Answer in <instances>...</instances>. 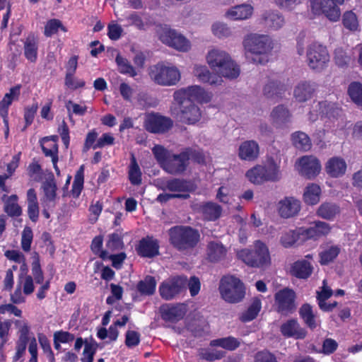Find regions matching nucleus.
I'll return each mask as SVG.
<instances>
[{"label": "nucleus", "instance_id": "obj_1", "mask_svg": "<svg viewBox=\"0 0 362 362\" xmlns=\"http://www.w3.org/2000/svg\"><path fill=\"white\" fill-rule=\"evenodd\" d=\"M205 60L209 68L216 74L221 76V78L228 79L237 78L240 69L238 64L232 59L231 56L226 51L216 47L208 49Z\"/></svg>", "mask_w": 362, "mask_h": 362}, {"label": "nucleus", "instance_id": "obj_2", "mask_svg": "<svg viewBox=\"0 0 362 362\" xmlns=\"http://www.w3.org/2000/svg\"><path fill=\"white\" fill-rule=\"evenodd\" d=\"M245 55L255 64H264L268 61V54L273 48L272 39L266 35L251 33L243 41Z\"/></svg>", "mask_w": 362, "mask_h": 362}, {"label": "nucleus", "instance_id": "obj_3", "mask_svg": "<svg viewBox=\"0 0 362 362\" xmlns=\"http://www.w3.org/2000/svg\"><path fill=\"white\" fill-rule=\"evenodd\" d=\"M245 177L254 185L277 182L282 177L281 161L272 157H267L261 164L249 169L245 173Z\"/></svg>", "mask_w": 362, "mask_h": 362}, {"label": "nucleus", "instance_id": "obj_4", "mask_svg": "<svg viewBox=\"0 0 362 362\" xmlns=\"http://www.w3.org/2000/svg\"><path fill=\"white\" fill-rule=\"evenodd\" d=\"M156 33L164 45L178 52H187L192 49V43L189 39L167 25L157 26Z\"/></svg>", "mask_w": 362, "mask_h": 362}, {"label": "nucleus", "instance_id": "obj_5", "mask_svg": "<svg viewBox=\"0 0 362 362\" xmlns=\"http://www.w3.org/2000/svg\"><path fill=\"white\" fill-rule=\"evenodd\" d=\"M212 97L211 92L199 85H192L180 88L175 91L173 94L174 100L178 105L193 103L194 102L199 104L208 103L211 100Z\"/></svg>", "mask_w": 362, "mask_h": 362}, {"label": "nucleus", "instance_id": "obj_6", "mask_svg": "<svg viewBox=\"0 0 362 362\" xmlns=\"http://www.w3.org/2000/svg\"><path fill=\"white\" fill-rule=\"evenodd\" d=\"M149 76L155 83L163 86H175L181 79V73L177 66L163 63L151 66Z\"/></svg>", "mask_w": 362, "mask_h": 362}, {"label": "nucleus", "instance_id": "obj_7", "mask_svg": "<svg viewBox=\"0 0 362 362\" xmlns=\"http://www.w3.org/2000/svg\"><path fill=\"white\" fill-rule=\"evenodd\" d=\"M219 291L222 298L230 303L241 301L245 296L243 283L234 276H226L221 279Z\"/></svg>", "mask_w": 362, "mask_h": 362}, {"label": "nucleus", "instance_id": "obj_8", "mask_svg": "<svg viewBox=\"0 0 362 362\" xmlns=\"http://www.w3.org/2000/svg\"><path fill=\"white\" fill-rule=\"evenodd\" d=\"M171 243L179 250L194 247L199 241V233L189 228L176 226L169 230Z\"/></svg>", "mask_w": 362, "mask_h": 362}, {"label": "nucleus", "instance_id": "obj_9", "mask_svg": "<svg viewBox=\"0 0 362 362\" xmlns=\"http://www.w3.org/2000/svg\"><path fill=\"white\" fill-rule=\"evenodd\" d=\"M345 0H310V12L314 16L324 14L332 22H337L341 16L339 6Z\"/></svg>", "mask_w": 362, "mask_h": 362}, {"label": "nucleus", "instance_id": "obj_10", "mask_svg": "<svg viewBox=\"0 0 362 362\" xmlns=\"http://www.w3.org/2000/svg\"><path fill=\"white\" fill-rule=\"evenodd\" d=\"M257 246L259 249L258 258H255L252 250L245 248L237 252L238 259L252 267L260 268L269 266L271 263L269 248L259 240H257Z\"/></svg>", "mask_w": 362, "mask_h": 362}, {"label": "nucleus", "instance_id": "obj_11", "mask_svg": "<svg viewBox=\"0 0 362 362\" xmlns=\"http://www.w3.org/2000/svg\"><path fill=\"white\" fill-rule=\"evenodd\" d=\"M306 56L309 67L317 71L324 69L329 62L326 47L318 42H313L308 45Z\"/></svg>", "mask_w": 362, "mask_h": 362}, {"label": "nucleus", "instance_id": "obj_12", "mask_svg": "<svg viewBox=\"0 0 362 362\" xmlns=\"http://www.w3.org/2000/svg\"><path fill=\"white\" fill-rule=\"evenodd\" d=\"M295 169L301 175L308 178H313L320 173L321 164L315 156H304L296 161Z\"/></svg>", "mask_w": 362, "mask_h": 362}, {"label": "nucleus", "instance_id": "obj_13", "mask_svg": "<svg viewBox=\"0 0 362 362\" xmlns=\"http://www.w3.org/2000/svg\"><path fill=\"white\" fill-rule=\"evenodd\" d=\"M180 110L172 108V114L180 121L194 124L199 122L202 117L200 108L194 103H183L179 105Z\"/></svg>", "mask_w": 362, "mask_h": 362}, {"label": "nucleus", "instance_id": "obj_14", "mask_svg": "<svg viewBox=\"0 0 362 362\" xmlns=\"http://www.w3.org/2000/svg\"><path fill=\"white\" fill-rule=\"evenodd\" d=\"M187 279L184 276L173 277L165 280L159 287L161 297L165 300L173 298L181 291Z\"/></svg>", "mask_w": 362, "mask_h": 362}, {"label": "nucleus", "instance_id": "obj_15", "mask_svg": "<svg viewBox=\"0 0 362 362\" xmlns=\"http://www.w3.org/2000/svg\"><path fill=\"white\" fill-rule=\"evenodd\" d=\"M301 209L300 201L294 197H285L276 204V211L284 218L297 216Z\"/></svg>", "mask_w": 362, "mask_h": 362}, {"label": "nucleus", "instance_id": "obj_16", "mask_svg": "<svg viewBox=\"0 0 362 362\" xmlns=\"http://www.w3.org/2000/svg\"><path fill=\"white\" fill-rule=\"evenodd\" d=\"M192 73L197 79L203 83L219 86L223 83L221 76L216 73L211 72L209 67L204 64H194Z\"/></svg>", "mask_w": 362, "mask_h": 362}, {"label": "nucleus", "instance_id": "obj_17", "mask_svg": "<svg viewBox=\"0 0 362 362\" xmlns=\"http://www.w3.org/2000/svg\"><path fill=\"white\" fill-rule=\"evenodd\" d=\"M254 6L250 4L243 3L228 8L224 13V18L232 21H243L252 18Z\"/></svg>", "mask_w": 362, "mask_h": 362}, {"label": "nucleus", "instance_id": "obj_18", "mask_svg": "<svg viewBox=\"0 0 362 362\" xmlns=\"http://www.w3.org/2000/svg\"><path fill=\"white\" fill-rule=\"evenodd\" d=\"M28 346V352L31 355L30 362H37V343L35 337L31 339L19 338L16 343V354L14 356L15 360H18L25 353L26 347Z\"/></svg>", "mask_w": 362, "mask_h": 362}, {"label": "nucleus", "instance_id": "obj_19", "mask_svg": "<svg viewBox=\"0 0 362 362\" xmlns=\"http://www.w3.org/2000/svg\"><path fill=\"white\" fill-rule=\"evenodd\" d=\"M331 231V226L324 221H315L309 228H299V233L302 234V240L310 239L317 240L322 236L327 235Z\"/></svg>", "mask_w": 362, "mask_h": 362}, {"label": "nucleus", "instance_id": "obj_20", "mask_svg": "<svg viewBox=\"0 0 362 362\" xmlns=\"http://www.w3.org/2000/svg\"><path fill=\"white\" fill-rule=\"evenodd\" d=\"M295 293L288 288H284L275 294V303L279 312L282 313H291L295 310Z\"/></svg>", "mask_w": 362, "mask_h": 362}, {"label": "nucleus", "instance_id": "obj_21", "mask_svg": "<svg viewBox=\"0 0 362 362\" xmlns=\"http://www.w3.org/2000/svg\"><path fill=\"white\" fill-rule=\"evenodd\" d=\"M21 86H16L6 93L0 102V116L3 118L5 126L4 134L5 137H8L9 134L8 121V108L11 105L12 102L17 100L20 95Z\"/></svg>", "mask_w": 362, "mask_h": 362}, {"label": "nucleus", "instance_id": "obj_22", "mask_svg": "<svg viewBox=\"0 0 362 362\" xmlns=\"http://www.w3.org/2000/svg\"><path fill=\"white\" fill-rule=\"evenodd\" d=\"M144 123L146 129L153 133L164 132L168 130L173 124L169 118L157 114L146 115Z\"/></svg>", "mask_w": 362, "mask_h": 362}, {"label": "nucleus", "instance_id": "obj_23", "mask_svg": "<svg viewBox=\"0 0 362 362\" xmlns=\"http://www.w3.org/2000/svg\"><path fill=\"white\" fill-rule=\"evenodd\" d=\"M238 156L242 160L254 161L259 156V146L254 140L245 141L238 146Z\"/></svg>", "mask_w": 362, "mask_h": 362}, {"label": "nucleus", "instance_id": "obj_24", "mask_svg": "<svg viewBox=\"0 0 362 362\" xmlns=\"http://www.w3.org/2000/svg\"><path fill=\"white\" fill-rule=\"evenodd\" d=\"M259 23L269 30H277L284 26L285 20L279 11L269 10L262 14Z\"/></svg>", "mask_w": 362, "mask_h": 362}, {"label": "nucleus", "instance_id": "obj_25", "mask_svg": "<svg viewBox=\"0 0 362 362\" xmlns=\"http://www.w3.org/2000/svg\"><path fill=\"white\" fill-rule=\"evenodd\" d=\"M312 259L313 256L308 255L305 259L295 262L291 267V274L299 279L308 278L313 271V267L311 264Z\"/></svg>", "mask_w": 362, "mask_h": 362}, {"label": "nucleus", "instance_id": "obj_26", "mask_svg": "<svg viewBox=\"0 0 362 362\" xmlns=\"http://www.w3.org/2000/svg\"><path fill=\"white\" fill-rule=\"evenodd\" d=\"M280 331L283 336L287 338L303 339L307 335L306 330L301 327L296 320L291 319L280 327Z\"/></svg>", "mask_w": 362, "mask_h": 362}, {"label": "nucleus", "instance_id": "obj_27", "mask_svg": "<svg viewBox=\"0 0 362 362\" xmlns=\"http://www.w3.org/2000/svg\"><path fill=\"white\" fill-rule=\"evenodd\" d=\"M155 185L163 190L174 192H187L190 189V183L179 179L166 180L159 178L155 180Z\"/></svg>", "mask_w": 362, "mask_h": 362}, {"label": "nucleus", "instance_id": "obj_28", "mask_svg": "<svg viewBox=\"0 0 362 362\" xmlns=\"http://www.w3.org/2000/svg\"><path fill=\"white\" fill-rule=\"evenodd\" d=\"M186 313L184 304L165 305L160 308L162 318L168 322H176L181 320Z\"/></svg>", "mask_w": 362, "mask_h": 362}, {"label": "nucleus", "instance_id": "obj_29", "mask_svg": "<svg viewBox=\"0 0 362 362\" xmlns=\"http://www.w3.org/2000/svg\"><path fill=\"white\" fill-rule=\"evenodd\" d=\"M40 143L43 153L46 156H49L52 158L53 167L57 174L59 175V170L57 165L58 161V146L57 144V137H45L41 140Z\"/></svg>", "mask_w": 362, "mask_h": 362}, {"label": "nucleus", "instance_id": "obj_30", "mask_svg": "<svg viewBox=\"0 0 362 362\" xmlns=\"http://www.w3.org/2000/svg\"><path fill=\"white\" fill-rule=\"evenodd\" d=\"M152 151L158 162L167 173H173L182 169L181 168H179V167H175V165L171 164L169 158L172 154L162 146H155Z\"/></svg>", "mask_w": 362, "mask_h": 362}, {"label": "nucleus", "instance_id": "obj_31", "mask_svg": "<svg viewBox=\"0 0 362 362\" xmlns=\"http://www.w3.org/2000/svg\"><path fill=\"white\" fill-rule=\"evenodd\" d=\"M346 163L340 157H332L325 164V171L332 177H339L344 175L346 170Z\"/></svg>", "mask_w": 362, "mask_h": 362}, {"label": "nucleus", "instance_id": "obj_32", "mask_svg": "<svg viewBox=\"0 0 362 362\" xmlns=\"http://www.w3.org/2000/svg\"><path fill=\"white\" fill-rule=\"evenodd\" d=\"M158 241L151 237H147L140 240L137 252L142 257H152L158 255Z\"/></svg>", "mask_w": 362, "mask_h": 362}, {"label": "nucleus", "instance_id": "obj_33", "mask_svg": "<svg viewBox=\"0 0 362 362\" xmlns=\"http://www.w3.org/2000/svg\"><path fill=\"white\" fill-rule=\"evenodd\" d=\"M314 90V84L301 81L295 87L293 95L297 101L305 102L312 98Z\"/></svg>", "mask_w": 362, "mask_h": 362}, {"label": "nucleus", "instance_id": "obj_34", "mask_svg": "<svg viewBox=\"0 0 362 362\" xmlns=\"http://www.w3.org/2000/svg\"><path fill=\"white\" fill-rule=\"evenodd\" d=\"M322 194L320 187L315 183L308 185L303 191V199L308 205H315L320 200Z\"/></svg>", "mask_w": 362, "mask_h": 362}, {"label": "nucleus", "instance_id": "obj_35", "mask_svg": "<svg viewBox=\"0 0 362 362\" xmlns=\"http://www.w3.org/2000/svg\"><path fill=\"white\" fill-rule=\"evenodd\" d=\"M194 156V153L191 151H186L179 155L172 154L169 158L171 164L182 168L176 172L170 173V174H177L183 172L187 167V161Z\"/></svg>", "mask_w": 362, "mask_h": 362}, {"label": "nucleus", "instance_id": "obj_36", "mask_svg": "<svg viewBox=\"0 0 362 362\" xmlns=\"http://www.w3.org/2000/svg\"><path fill=\"white\" fill-rule=\"evenodd\" d=\"M271 119L274 124L280 127L290 121L291 114L286 107L279 105L272 111Z\"/></svg>", "mask_w": 362, "mask_h": 362}, {"label": "nucleus", "instance_id": "obj_37", "mask_svg": "<svg viewBox=\"0 0 362 362\" xmlns=\"http://www.w3.org/2000/svg\"><path fill=\"white\" fill-rule=\"evenodd\" d=\"M332 294V291L327 286L326 281H323V286L320 291L317 292V300L320 308L324 311H329L332 310L336 305L337 303L334 302L332 304H327L325 300L328 299Z\"/></svg>", "mask_w": 362, "mask_h": 362}, {"label": "nucleus", "instance_id": "obj_38", "mask_svg": "<svg viewBox=\"0 0 362 362\" xmlns=\"http://www.w3.org/2000/svg\"><path fill=\"white\" fill-rule=\"evenodd\" d=\"M261 308V300L258 298H253L247 310L241 314L240 320L244 322L252 321L257 316Z\"/></svg>", "mask_w": 362, "mask_h": 362}, {"label": "nucleus", "instance_id": "obj_39", "mask_svg": "<svg viewBox=\"0 0 362 362\" xmlns=\"http://www.w3.org/2000/svg\"><path fill=\"white\" fill-rule=\"evenodd\" d=\"M339 214V208L335 204L325 202L322 204L317 210V214L322 218L332 220Z\"/></svg>", "mask_w": 362, "mask_h": 362}, {"label": "nucleus", "instance_id": "obj_40", "mask_svg": "<svg viewBox=\"0 0 362 362\" xmlns=\"http://www.w3.org/2000/svg\"><path fill=\"white\" fill-rule=\"evenodd\" d=\"M293 145L298 149L307 151L310 149L312 144L309 136L302 132H296L291 135Z\"/></svg>", "mask_w": 362, "mask_h": 362}, {"label": "nucleus", "instance_id": "obj_41", "mask_svg": "<svg viewBox=\"0 0 362 362\" xmlns=\"http://www.w3.org/2000/svg\"><path fill=\"white\" fill-rule=\"evenodd\" d=\"M332 107L329 103L326 101L314 103L312 106V110L310 112L309 119L312 121L317 119L319 115H331L330 110Z\"/></svg>", "mask_w": 362, "mask_h": 362}, {"label": "nucleus", "instance_id": "obj_42", "mask_svg": "<svg viewBox=\"0 0 362 362\" xmlns=\"http://www.w3.org/2000/svg\"><path fill=\"white\" fill-rule=\"evenodd\" d=\"M300 315L304 322L311 329H313L318 326L319 322L316 320L315 315L313 313L312 308L309 305L305 304L300 308Z\"/></svg>", "mask_w": 362, "mask_h": 362}, {"label": "nucleus", "instance_id": "obj_43", "mask_svg": "<svg viewBox=\"0 0 362 362\" xmlns=\"http://www.w3.org/2000/svg\"><path fill=\"white\" fill-rule=\"evenodd\" d=\"M240 344V341L233 337L219 338L210 342L211 346H219L229 351L236 349Z\"/></svg>", "mask_w": 362, "mask_h": 362}, {"label": "nucleus", "instance_id": "obj_44", "mask_svg": "<svg viewBox=\"0 0 362 362\" xmlns=\"http://www.w3.org/2000/svg\"><path fill=\"white\" fill-rule=\"evenodd\" d=\"M226 249L218 242H211L207 247V256L211 261H217L226 255Z\"/></svg>", "mask_w": 362, "mask_h": 362}, {"label": "nucleus", "instance_id": "obj_45", "mask_svg": "<svg viewBox=\"0 0 362 362\" xmlns=\"http://www.w3.org/2000/svg\"><path fill=\"white\" fill-rule=\"evenodd\" d=\"M24 54L28 60L35 62L37 56V44L34 36H29L24 44Z\"/></svg>", "mask_w": 362, "mask_h": 362}, {"label": "nucleus", "instance_id": "obj_46", "mask_svg": "<svg viewBox=\"0 0 362 362\" xmlns=\"http://www.w3.org/2000/svg\"><path fill=\"white\" fill-rule=\"evenodd\" d=\"M298 240H302V234L299 233V228L284 232L281 236L280 243L284 247H290Z\"/></svg>", "mask_w": 362, "mask_h": 362}, {"label": "nucleus", "instance_id": "obj_47", "mask_svg": "<svg viewBox=\"0 0 362 362\" xmlns=\"http://www.w3.org/2000/svg\"><path fill=\"white\" fill-rule=\"evenodd\" d=\"M211 30L212 34L218 39L227 38L232 34L230 28L221 21L214 22L211 25Z\"/></svg>", "mask_w": 362, "mask_h": 362}, {"label": "nucleus", "instance_id": "obj_48", "mask_svg": "<svg viewBox=\"0 0 362 362\" xmlns=\"http://www.w3.org/2000/svg\"><path fill=\"white\" fill-rule=\"evenodd\" d=\"M342 23L345 28L351 31L359 30L358 16L352 11H347L342 15Z\"/></svg>", "mask_w": 362, "mask_h": 362}, {"label": "nucleus", "instance_id": "obj_49", "mask_svg": "<svg viewBox=\"0 0 362 362\" xmlns=\"http://www.w3.org/2000/svg\"><path fill=\"white\" fill-rule=\"evenodd\" d=\"M128 174L129 181L132 185H139L141 183V172L134 155L131 158Z\"/></svg>", "mask_w": 362, "mask_h": 362}, {"label": "nucleus", "instance_id": "obj_50", "mask_svg": "<svg viewBox=\"0 0 362 362\" xmlns=\"http://www.w3.org/2000/svg\"><path fill=\"white\" fill-rule=\"evenodd\" d=\"M13 323L18 329L19 338L31 339L32 337H35L30 331V325L26 319H17L13 320Z\"/></svg>", "mask_w": 362, "mask_h": 362}, {"label": "nucleus", "instance_id": "obj_51", "mask_svg": "<svg viewBox=\"0 0 362 362\" xmlns=\"http://www.w3.org/2000/svg\"><path fill=\"white\" fill-rule=\"evenodd\" d=\"M126 20L128 21L129 25H134L139 30H145L151 25L150 21L147 17L143 18L136 12H132L127 16Z\"/></svg>", "mask_w": 362, "mask_h": 362}, {"label": "nucleus", "instance_id": "obj_52", "mask_svg": "<svg viewBox=\"0 0 362 362\" xmlns=\"http://www.w3.org/2000/svg\"><path fill=\"white\" fill-rule=\"evenodd\" d=\"M156 281L152 276H148L144 280L139 282L138 291L143 295H151L154 293Z\"/></svg>", "mask_w": 362, "mask_h": 362}, {"label": "nucleus", "instance_id": "obj_53", "mask_svg": "<svg viewBox=\"0 0 362 362\" xmlns=\"http://www.w3.org/2000/svg\"><path fill=\"white\" fill-rule=\"evenodd\" d=\"M348 94L351 100L358 106L362 107V84L351 83L348 88Z\"/></svg>", "mask_w": 362, "mask_h": 362}, {"label": "nucleus", "instance_id": "obj_54", "mask_svg": "<svg viewBox=\"0 0 362 362\" xmlns=\"http://www.w3.org/2000/svg\"><path fill=\"white\" fill-rule=\"evenodd\" d=\"M202 213L205 218L212 221L218 218L221 214V208L214 203H207L202 206Z\"/></svg>", "mask_w": 362, "mask_h": 362}, {"label": "nucleus", "instance_id": "obj_55", "mask_svg": "<svg viewBox=\"0 0 362 362\" xmlns=\"http://www.w3.org/2000/svg\"><path fill=\"white\" fill-rule=\"evenodd\" d=\"M284 87L277 82H269L264 88V93L268 97L271 98H278L281 97V95L284 93Z\"/></svg>", "mask_w": 362, "mask_h": 362}, {"label": "nucleus", "instance_id": "obj_56", "mask_svg": "<svg viewBox=\"0 0 362 362\" xmlns=\"http://www.w3.org/2000/svg\"><path fill=\"white\" fill-rule=\"evenodd\" d=\"M115 61L118 70L121 74H129L131 76H134L136 75V72L134 68L130 64L126 58L118 54L116 57Z\"/></svg>", "mask_w": 362, "mask_h": 362}, {"label": "nucleus", "instance_id": "obj_57", "mask_svg": "<svg viewBox=\"0 0 362 362\" xmlns=\"http://www.w3.org/2000/svg\"><path fill=\"white\" fill-rule=\"evenodd\" d=\"M83 174L84 167L81 165L76 172L72 186V194L74 197H77L81 194L83 187Z\"/></svg>", "mask_w": 362, "mask_h": 362}, {"label": "nucleus", "instance_id": "obj_58", "mask_svg": "<svg viewBox=\"0 0 362 362\" xmlns=\"http://www.w3.org/2000/svg\"><path fill=\"white\" fill-rule=\"evenodd\" d=\"M17 196L12 195L6 201L4 210L9 216H18L21 214V209L17 204Z\"/></svg>", "mask_w": 362, "mask_h": 362}, {"label": "nucleus", "instance_id": "obj_59", "mask_svg": "<svg viewBox=\"0 0 362 362\" xmlns=\"http://www.w3.org/2000/svg\"><path fill=\"white\" fill-rule=\"evenodd\" d=\"M86 82L83 79L75 76L74 74H66L64 78V85L66 88L71 90H75L82 88L85 86Z\"/></svg>", "mask_w": 362, "mask_h": 362}, {"label": "nucleus", "instance_id": "obj_60", "mask_svg": "<svg viewBox=\"0 0 362 362\" xmlns=\"http://www.w3.org/2000/svg\"><path fill=\"white\" fill-rule=\"evenodd\" d=\"M59 30H61L63 32H66V29L59 20L52 19L47 22L44 33L47 37H50L52 35L56 34Z\"/></svg>", "mask_w": 362, "mask_h": 362}, {"label": "nucleus", "instance_id": "obj_61", "mask_svg": "<svg viewBox=\"0 0 362 362\" xmlns=\"http://www.w3.org/2000/svg\"><path fill=\"white\" fill-rule=\"evenodd\" d=\"M43 190L45 193L43 202H52L55 200L57 196V186L53 180H50L44 183Z\"/></svg>", "mask_w": 362, "mask_h": 362}, {"label": "nucleus", "instance_id": "obj_62", "mask_svg": "<svg viewBox=\"0 0 362 362\" xmlns=\"http://www.w3.org/2000/svg\"><path fill=\"white\" fill-rule=\"evenodd\" d=\"M339 248L337 246H332L320 254V263L327 264L332 262L339 255Z\"/></svg>", "mask_w": 362, "mask_h": 362}, {"label": "nucleus", "instance_id": "obj_63", "mask_svg": "<svg viewBox=\"0 0 362 362\" xmlns=\"http://www.w3.org/2000/svg\"><path fill=\"white\" fill-rule=\"evenodd\" d=\"M18 285L23 289L25 295H30L34 291L35 286L31 276H21Z\"/></svg>", "mask_w": 362, "mask_h": 362}, {"label": "nucleus", "instance_id": "obj_64", "mask_svg": "<svg viewBox=\"0 0 362 362\" xmlns=\"http://www.w3.org/2000/svg\"><path fill=\"white\" fill-rule=\"evenodd\" d=\"M97 350V346L94 344L86 343L83 351V356L81 358L82 362H93V356Z\"/></svg>", "mask_w": 362, "mask_h": 362}]
</instances>
